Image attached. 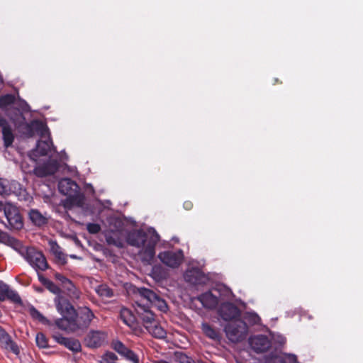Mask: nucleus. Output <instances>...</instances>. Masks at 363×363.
Listing matches in <instances>:
<instances>
[{"instance_id":"72a5a7b5","label":"nucleus","mask_w":363,"mask_h":363,"mask_svg":"<svg viewBox=\"0 0 363 363\" xmlns=\"http://www.w3.org/2000/svg\"><path fill=\"white\" fill-rule=\"evenodd\" d=\"M36 344L39 347L46 348L48 347V340L45 335L41 333L36 335L35 337Z\"/></svg>"},{"instance_id":"2f4dec72","label":"nucleus","mask_w":363,"mask_h":363,"mask_svg":"<svg viewBox=\"0 0 363 363\" xmlns=\"http://www.w3.org/2000/svg\"><path fill=\"white\" fill-rule=\"evenodd\" d=\"M11 193L9 182L6 179H0V194L8 196Z\"/></svg>"},{"instance_id":"603ef678","label":"nucleus","mask_w":363,"mask_h":363,"mask_svg":"<svg viewBox=\"0 0 363 363\" xmlns=\"http://www.w3.org/2000/svg\"><path fill=\"white\" fill-rule=\"evenodd\" d=\"M274 82H275L274 84L278 83L279 82L278 79H274Z\"/></svg>"},{"instance_id":"49530a36","label":"nucleus","mask_w":363,"mask_h":363,"mask_svg":"<svg viewBox=\"0 0 363 363\" xmlns=\"http://www.w3.org/2000/svg\"><path fill=\"white\" fill-rule=\"evenodd\" d=\"M77 199L78 200L77 201V205L78 206H82L83 203H84V196H79L77 198Z\"/></svg>"},{"instance_id":"b1692460","label":"nucleus","mask_w":363,"mask_h":363,"mask_svg":"<svg viewBox=\"0 0 363 363\" xmlns=\"http://www.w3.org/2000/svg\"><path fill=\"white\" fill-rule=\"evenodd\" d=\"M50 247V251L55 256L57 262L60 264H65L67 263V256L62 251L61 247L57 245L56 242L50 241L49 242Z\"/></svg>"},{"instance_id":"0eeeda50","label":"nucleus","mask_w":363,"mask_h":363,"mask_svg":"<svg viewBox=\"0 0 363 363\" xmlns=\"http://www.w3.org/2000/svg\"><path fill=\"white\" fill-rule=\"evenodd\" d=\"M138 295L150 306L155 307L162 312H166L168 309L166 301L160 298L153 291L142 287L138 289Z\"/></svg>"},{"instance_id":"4468645a","label":"nucleus","mask_w":363,"mask_h":363,"mask_svg":"<svg viewBox=\"0 0 363 363\" xmlns=\"http://www.w3.org/2000/svg\"><path fill=\"white\" fill-rule=\"evenodd\" d=\"M107 335L100 330H91L85 338L86 345L91 348H97L106 342Z\"/></svg>"},{"instance_id":"cd10ccee","label":"nucleus","mask_w":363,"mask_h":363,"mask_svg":"<svg viewBox=\"0 0 363 363\" xmlns=\"http://www.w3.org/2000/svg\"><path fill=\"white\" fill-rule=\"evenodd\" d=\"M201 328L203 333L209 338L214 340H218L220 338L219 332L208 323H203Z\"/></svg>"},{"instance_id":"79ce46f5","label":"nucleus","mask_w":363,"mask_h":363,"mask_svg":"<svg viewBox=\"0 0 363 363\" xmlns=\"http://www.w3.org/2000/svg\"><path fill=\"white\" fill-rule=\"evenodd\" d=\"M39 281L45 286L48 282L50 281L47 278L44 277L42 274H38Z\"/></svg>"},{"instance_id":"a211bd4d","label":"nucleus","mask_w":363,"mask_h":363,"mask_svg":"<svg viewBox=\"0 0 363 363\" xmlns=\"http://www.w3.org/2000/svg\"><path fill=\"white\" fill-rule=\"evenodd\" d=\"M6 299H9L14 303H20L21 301L15 291L11 290L7 284L0 281V301Z\"/></svg>"},{"instance_id":"6ab92c4d","label":"nucleus","mask_w":363,"mask_h":363,"mask_svg":"<svg viewBox=\"0 0 363 363\" xmlns=\"http://www.w3.org/2000/svg\"><path fill=\"white\" fill-rule=\"evenodd\" d=\"M78 189V185L75 182L69 179L63 178L58 183V189L60 193L66 196H72Z\"/></svg>"},{"instance_id":"58836bf2","label":"nucleus","mask_w":363,"mask_h":363,"mask_svg":"<svg viewBox=\"0 0 363 363\" xmlns=\"http://www.w3.org/2000/svg\"><path fill=\"white\" fill-rule=\"evenodd\" d=\"M102 357H104L105 359H106L107 360H109L111 361V362H115V361H116L118 359V357L116 354H114L113 352H108L106 353H105Z\"/></svg>"},{"instance_id":"c756f323","label":"nucleus","mask_w":363,"mask_h":363,"mask_svg":"<svg viewBox=\"0 0 363 363\" xmlns=\"http://www.w3.org/2000/svg\"><path fill=\"white\" fill-rule=\"evenodd\" d=\"M45 287L51 293H52V294L56 295V296H55V298L54 299V302H55V306H56L57 309V304L56 300L57 299V298H60L61 299H63V300H67V298H65V297H63L61 295V289L54 282H52V281L50 280L48 282V284H46Z\"/></svg>"},{"instance_id":"a18cd8bd","label":"nucleus","mask_w":363,"mask_h":363,"mask_svg":"<svg viewBox=\"0 0 363 363\" xmlns=\"http://www.w3.org/2000/svg\"><path fill=\"white\" fill-rule=\"evenodd\" d=\"M106 240L108 243H113V245H115L116 246H121L120 241L118 242V241L112 240V238L111 237H107Z\"/></svg>"},{"instance_id":"2eb2a0df","label":"nucleus","mask_w":363,"mask_h":363,"mask_svg":"<svg viewBox=\"0 0 363 363\" xmlns=\"http://www.w3.org/2000/svg\"><path fill=\"white\" fill-rule=\"evenodd\" d=\"M53 338L57 343L64 345L73 352H79L82 350L81 343L77 339L66 337L60 334L54 335Z\"/></svg>"},{"instance_id":"7c9ffc66","label":"nucleus","mask_w":363,"mask_h":363,"mask_svg":"<svg viewBox=\"0 0 363 363\" xmlns=\"http://www.w3.org/2000/svg\"><path fill=\"white\" fill-rule=\"evenodd\" d=\"M29 313L33 319L38 320L43 324L46 325L49 323V320L35 307L30 306L29 308Z\"/></svg>"},{"instance_id":"5fc2aeb1","label":"nucleus","mask_w":363,"mask_h":363,"mask_svg":"<svg viewBox=\"0 0 363 363\" xmlns=\"http://www.w3.org/2000/svg\"><path fill=\"white\" fill-rule=\"evenodd\" d=\"M182 259H183V262H184L185 261V260H184V255H183V257H182Z\"/></svg>"},{"instance_id":"7ed1b4c3","label":"nucleus","mask_w":363,"mask_h":363,"mask_svg":"<svg viewBox=\"0 0 363 363\" xmlns=\"http://www.w3.org/2000/svg\"><path fill=\"white\" fill-rule=\"evenodd\" d=\"M160 236L153 228L143 230H133L128 232L126 241L128 245L140 249L143 262L150 263L155 255V246Z\"/></svg>"},{"instance_id":"a878e982","label":"nucleus","mask_w":363,"mask_h":363,"mask_svg":"<svg viewBox=\"0 0 363 363\" xmlns=\"http://www.w3.org/2000/svg\"><path fill=\"white\" fill-rule=\"evenodd\" d=\"M146 329L150 334L156 338L162 339L166 336V331L159 325L157 320L155 324L150 325Z\"/></svg>"},{"instance_id":"393cba45","label":"nucleus","mask_w":363,"mask_h":363,"mask_svg":"<svg viewBox=\"0 0 363 363\" xmlns=\"http://www.w3.org/2000/svg\"><path fill=\"white\" fill-rule=\"evenodd\" d=\"M63 289L66 291L69 298L73 301L80 298L82 294L81 291L76 287L71 280L69 282H67V284L63 286Z\"/></svg>"},{"instance_id":"f03ea898","label":"nucleus","mask_w":363,"mask_h":363,"mask_svg":"<svg viewBox=\"0 0 363 363\" xmlns=\"http://www.w3.org/2000/svg\"><path fill=\"white\" fill-rule=\"evenodd\" d=\"M57 311L62 318L55 320L57 327L67 332H75L80 328H86L94 318V314L88 307L79 308L77 315L74 306L68 300L57 298Z\"/></svg>"},{"instance_id":"aec40b11","label":"nucleus","mask_w":363,"mask_h":363,"mask_svg":"<svg viewBox=\"0 0 363 363\" xmlns=\"http://www.w3.org/2000/svg\"><path fill=\"white\" fill-rule=\"evenodd\" d=\"M0 126L2 128V135L4 145L6 147L11 146L14 140V135L13 134L11 128L8 122L0 116Z\"/></svg>"},{"instance_id":"6e6552de","label":"nucleus","mask_w":363,"mask_h":363,"mask_svg":"<svg viewBox=\"0 0 363 363\" xmlns=\"http://www.w3.org/2000/svg\"><path fill=\"white\" fill-rule=\"evenodd\" d=\"M135 311L137 317L140 319L145 328L152 324L156 323L157 320L154 313L150 309V306L147 303H145L143 298H140V299L135 301Z\"/></svg>"},{"instance_id":"3c124183","label":"nucleus","mask_w":363,"mask_h":363,"mask_svg":"<svg viewBox=\"0 0 363 363\" xmlns=\"http://www.w3.org/2000/svg\"><path fill=\"white\" fill-rule=\"evenodd\" d=\"M0 82L2 83L3 82V78L1 77V75L0 74Z\"/></svg>"},{"instance_id":"de8ad7c7","label":"nucleus","mask_w":363,"mask_h":363,"mask_svg":"<svg viewBox=\"0 0 363 363\" xmlns=\"http://www.w3.org/2000/svg\"><path fill=\"white\" fill-rule=\"evenodd\" d=\"M100 363H116V362H111V361L107 360L104 357H101V359L100 360Z\"/></svg>"},{"instance_id":"f8f14e48","label":"nucleus","mask_w":363,"mask_h":363,"mask_svg":"<svg viewBox=\"0 0 363 363\" xmlns=\"http://www.w3.org/2000/svg\"><path fill=\"white\" fill-rule=\"evenodd\" d=\"M249 344L256 353H263L272 347V342L267 335H257L249 338Z\"/></svg>"},{"instance_id":"f257e3e1","label":"nucleus","mask_w":363,"mask_h":363,"mask_svg":"<svg viewBox=\"0 0 363 363\" xmlns=\"http://www.w3.org/2000/svg\"><path fill=\"white\" fill-rule=\"evenodd\" d=\"M26 127L29 136H33V130H35L40 137L46 138L45 140H39L37 143L36 149L29 155L30 157L34 161L37 160L35 158L37 155L49 156L48 162L34 168V174L39 177L53 174L57 170L59 164L57 160L53 158L54 155H56L57 152L50 139L48 128L43 123L38 120H34L30 123L26 124Z\"/></svg>"},{"instance_id":"37998d69","label":"nucleus","mask_w":363,"mask_h":363,"mask_svg":"<svg viewBox=\"0 0 363 363\" xmlns=\"http://www.w3.org/2000/svg\"><path fill=\"white\" fill-rule=\"evenodd\" d=\"M183 363H196L195 361L183 353Z\"/></svg>"},{"instance_id":"f704fd0d","label":"nucleus","mask_w":363,"mask_h":363,"mask_svg":"<svg viewBox=\"0 0 363 363\" xmlns=\"http://www.w3.org/2000/svg\"><path fill=\"white\" fill-rule=\"evenodd\" d=\"M125 359L128 361L133 362V363H139L138 356L131 350H129V352Z\"/></svg>"},{"instance_id":"09e8293b","label":"nucleus","mask_w":363,"mask_h":363,"mask_svg":"<svg viewBox=\"0 0 363 363\" xmlns=\"http://www.w3.org/2000/svg\"><path fill=\"white\" fill-rule=\"evenodd\" d=\"M35 290L39 293H41L43 291V289L41 287H35Z\"/></svg>"},{"instance_id":"39448f33","label":"nucleus","mask_w":363,"mask_h":363,"mask_svg":"<svg viewBox=\"0 0 363 363\" xmlns=\"http://www.w3.org/2000/svg\"><path fill=\"white\" fill-rule=\"evenodd\" d=\"M16 252L36 272L45 271L48 268V262L43 252L33 247L21 243Z\"/></svg>"},{"instance_id":"8fccbe9b","label":"nucleus","mask_w":363,"mask_h":363,"mask_svg":"<svg viewBox=\"0 0 363 363\" xmlns=\"http://www.w3.org/2000/svg\"><path fill=\"white\" fill-rule=\"evenodd\" d=\"M70 257H71V258H73V259H77V258H78V257H77V255H70Z\"/></svg>"},{"instance_id":"9b49d317","label":"nucleus","mask_w":363,"mask_h":363,"mask_svg":"<svg viewBox=\"0 0 363 363\" xmlns=\"http://www.w3.org/2000/svg\"><path fill=\"white\" fill-rule=\"evenodd\" d=\"M158 258L167 267L172 268L178 267L182 263V250L162 252L159 253Z\"/></svg>"},{"instance_id":"864d4df0","label":"nucleus","mask_w":363,"mask_h":363,"mask_svg":"<svg viewBox=\"0 0 363 363\" xmlns=\"http://www.w3.org/2000/svg\"><path fill=\"white\" fill-rule=\"evenodd\" d=\"M14 185L15 186H16V185L20 186V184L18 183H15Z\"/></svg>"},{"instance_id":"1a4fd4ad","label":"nucleus","mask_w":363,"mask_h":363,"mask_svg":"<svg viewBox=\"0 0 363 363\" xmlns=\"http://www.w3.org/2000/svg\"><path fill=\"white\" fill-rule=\"evenodd\" d=\"M219 316L225 321L238 320L240 317V310L233 303H223L218 311Z\"/></svg>"},{"instance_id":"423d86ee","label":"nucleus","mask_w":363,"mask_h":363,"mask_svg":"<svg viewBox=\"0 0 363 363\" xmlns=\"http://www.w3.org/2000/svg\"><path fill=\"white\" fill-rule=\"evenodd\" d=\"M224 330L228 340L232 342L237 343L246 338L247 325L244 321H235L226 325Z\"/></svg>"},{"instance_id":"c9c22d12","label":"nucleus","mask_w":363,"mask_h":363,"mask_svg":"<svg viewBox=\"0 0 363 363\" xmlns=\"http://www.w3.org/2000/svg\"><path fill=\"white\" fill-rule=\"evenodd\" d=\"M86 229L90 233L96 234L100 231L101 227L96 223H88Z\"/></svg>"},{"instance_id":"9d476101","label":"nucleus","mask_w":363,"mask_h":363,"mask_svg":"<svg viewBox=\"0 0 363 363\" xmlns=\"http://www.w3.org/2000/svg\"><path fill=\"white\" fill-rule=\"evenodd\" d=\"M7 223H5L3 220H0V222L4 224L5 227L9 230H20L23 226V222L21 218V216L18 211V209L13 206V207L9 210H7V213L4 215Z\"/></svg>"},{"instance_id":"c85d7f7f","label":"nucleus","mask_w":363,"mask_h":363,"mask_svg":"<svg viewBox=\"0 0 363 363\" xmlns=\"http://www.w3.org/2000/svg\"><path fill=\"white\" fill-rule=\"evenodd\" d=\"M112 348L121 357L125 358L130 349L128 348L122 342L119 340H113L111 343Z\"/></svg>"},{"instance_id":"e433bc0d","label":"nucleus","mask_w":363,"mask_h":363,"mask_svg":"<svg viewBox=\"0 0 363 363\" xmlns=\"http://www.w3.org/2000/svg\"><path fill=\"white\" fill-rule=\"evenodd\" d=\"M13 205L9 203H4L1 201H0V212H4V214L7 213V210L11 209L13 207Z\"/></svg>"},{"instance_id":"c03bdc74","label":"nucleus","mask_w":363,"mask_h":363,"mask_svg":"<svg viewBox=\"0 0 363 363\" xmlns=\"http://www.w3.org/2000/svg\"><path fill=\"white\" fill-rule=\"evenodd\" d=\"M183 207L186 209V210H191L193 207V203L191 201H185L184 203H183Z\"/></svg>"},{"instance_id":"473e14b6","label":"nucleus","mask_w":363,"mask_h":363,"mask_svg":"<svg viewBox=\"0 0 363 363\" xmlns=\"http://www.w3.org/2000/svg\"><path fill=\"white\" fill-rule=\"evenodd\" d=\"M263 363H287L282 357L269 355L264 358Z\"/></svg>"},{"instance_id":"bb28decb","label":"nucleus","mask_w":363,"mask_h":363,"mask_svg":"<svg viewBox=\"0 0 363 363\" xmlns=\"http://www.w3.org/2000/svg\"><path fill=\"white\" fill-rule=\"evenodd\" d=\"M95 291L103 299L110 298L113 296V291L105 284L97 286L95 288Z\"/></svg>"},{"instance_id":"5701e85b","label":"nucleus","mask_w":363,"mask_h":363,"mask_svg":"<svg viewBox=\"0 0 363 363\" xmlns=\"http://www.w3.org/2000/svg\"><path fill=\"white\" fill-rule=\"evenodd\" d=\"M28 216L32 223L36 226H43L48 222L46 213L43 214L37 209H31L28 213Z\"/></svg>"},{"instance_id":"ddd939ff","label":"nucleus","mask_w":363,"mask_h":363,"mask_svg":"<svg viewBox=\"0 0 363 363\" xmlns=\"http://www.w3.org/2000/svg\"><path fill=\"white\" fill-rule=\"evenodd\" d=\"M186 282L193 285H204L208 281V277L199 268H191L183 274Z\"/></svg>"},{"instance_id":"20e7f679","label":"nucleus","mask_w":363,"mask_h":363,"mask_svg":"<svg viewBox=\"0 0 363 363\" xmlns=\"http://www.w3.org/2000/svg\"><path fill=\"white\" fill-rule=\"evenodd\" d=\"M0 109L10 118L16 128L26 126V118L23 112H29L28 103L21 99L18 93L6 94L0 96Z\"/></svg>"},{"instance_id":"ea45409f","label":"nucleus","mask_w":363,"mask_h":363,"mask_svg":"<svg viewBox=\"0 0 363 363\" xmlns=\"http://www.w3.org/2000/svg\"><path fill=\"white\" fill-rule=\"evenodd\" d=\"M18 196L19 200L29 201L30 199V196L28 195L26 191L22 189H20V192Z\"/></svg>"},{"instance_id":"dca6fc26","label":"nucleus","mask_w":363,"mask_h":363,"mask_svg":"<svg viewBox=\"0 0 363 363\" xmlns=\"http://www.w3.org/2000/svg\"><path fill=\"white\" fill-rule=\"evenodd\" d=\"M0 343L6 350H9L16 355H18L20 350L6 330L0 326Z\"/></svg>"},{"instance_id":"f3484780","label":"nucleus","mask_w":363,"mask_h":363,"mask_svg":"<svg viewBox=\"0 0 363 363\" xmlns=\"http://www.w3.org/2000/svg\"><path fill=\"white\" fill-rule=\"evenodd\" d=\"M195 299L198 300L204 308L208 309L216 308L218 304V298L210 291L201 294Z\"/></svg>"},{"instance_id":"412c9836","label":"nucleus","mask_w":363,"mask_h":363,"mask_svg":"<svg viewBox=\"0 0 363 363\" xmlns=\"http://www.w3.org/2000/svg\"><path fill=\"white\" fill-rule=\"evenodd\" d=\"M120 317L126 325L134 330H136L138 326L137 318L130 309L123 308L120 312Z\"/></svg>"},{"instance_id":"4be33fe9","label":"nucleus","mask_w":363,"mask_h":363,"mask_svg":"<svg viewBox=\"0 0 363 363\" xmlns=\"http://www.w3.org/2000/svg\"><path fill=\"white\" fill-rule=\"evenodd\" d=\"M0 243L10 247L16 252L22 242L7 233L0 230Z\"/></svg>"},{"instance_id":"4c0bfd02","label":"nucleus","mask_w":363,"mask_h":363,"mask_svg":"<svg viewBox=\"0 0 363 363\" xmlns=\"http://www.w3.org/2000/svg\"><path fill=\"white\" fill-rule=\"evenodd\" d=\"M55 277L57 280L60 281L62 284V286L63 287L65 284H67V282H69L70 279L65 277L64 275L60 274V273H55Z\"/></svg>"},{"instance_id":"a19ab883","label":"nucleus","mask_w":363,"mask_h":363,"mask_svg":"<svg viewBox=\"0 0 363 363\" xmlns=\"http://www.w3.org/2000/svg\"><path fill=\"white\" fill-rule=\"evenodd\" d=\"M284 359L289 363H297V357L295 354H286Z\"/></svg>"}]
</instances>
